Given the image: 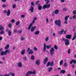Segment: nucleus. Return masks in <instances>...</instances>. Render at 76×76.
Returning <instances> with one entry per match:
<instances>
[{"label": "nucleus", "instance_id": "obj_1", "mask_svg": "<svg viewBox=\"0 0 76 76\" xmlns=\"http://www.w3.org/2000/svg\"><path fill=\"white\" fill-rule=\"evenodd\" d=\"M44 49H43V51L44 52H45V50H46V47H47V48L49 49V48H50L51 47V45H50L49 46L48 45H46L45 43H44Z\"/></svg>", "mask_w": 76, "mask_h": 76}, {"label": "nucleus", "instance_id": "obj_2", "mask_svg": "<svg viewBox=\"0 0 76 76\" xmlns=\"http://www.w3.org/2000/svg\"><path fill=\"white\" fill-rule=\"evenodd\" d=\"M31 7L30 9L29 10L31 11V13H33L34 12V2H32L31 3Z\"/></svg>", "mask_w": 76, "mask_h": 76}, {"label": "nucleus", "instance_id": "obj_3", "mask_svg": "<svg viewBox=\"0 0 76 76\" xmlns=\"http://www.w3.org/2000/svg\"><path fill=\"white\" fill-rule=\"evenodd\" d=\"M55 23L58 26H61V20H56L55 21Z\"/></svg>", "mask_w": 76, "mask_h": 76}, {"label": "nucleus", "instance_id": "obj_4", "mask_svg": "<svg viewBox=\"0 0 76 76\" xmlns=\"http://www.w3.org/2000/svg\"><path fill=\"white\" fill-rule=\"evenodd\" d=\"M32 74H35V71H34L33 72L31 71H28L26 75V76H30Z\"/></svg>", "mask_w": 76, "mask_h": 76}, {"label": "nucleus", "instance_id": "obj_5", "mask_svg": "<svg viewBox=\"0 0 76 76\" xmlns=\"http://www.w3.org/2000/svg\"><path fill=\"white\" fill-rule=\"evenodd\" d=\"M50 7V4H45L43 6L42 9H48Z\"/></svg>", "mask_w": 76, "mask_h": 76}, {"label": "nucleus", "instance_id": "obj_6", "mask_svg": "<svg viewBox=\"0 0 76 76\" xmlns=\"http://www.w3.org/2000/svg\"><path fill=\"white\" fill-rule=\"evenodd\" d=\"M4 13L5 14L7 13V16H9L10 14V10H8L7 11L6 10H4Z\"/></svg>", "mask_w": 76, "mask_h": 76}, {"label": "nucleus", "instance_id": "obj_7", "mask_svg": "<svg viewBox=\"0 0 76 76\" xmlns=\"http://www.w3.org/2000/svg\"><path fill=\"white\" fill-rule=\"evenodd\" d=\"M54 53V49L53 48H51L50 51V53L51 56H53Z\"/></svg>", "mask_w": 76, "mask_h": 76}, {"label": "nucleus", "instance_id": "obj_8", "mask_svg": "<svg viewBox=\"0 0 76 76\" xmlns=\"http://www.w3.org/2000/svg\"><path fill=\"white\" fill-rule=\"evenodd\" d=\"M34 23H35V21L34 20H33L32 21V23H30L28 26V30H29V29H31V27H32V26L33 25V24Z\"/></svg>", "mask_w": 76, "mask_h": 76}, {"label": "nucleus", "instance_id": "obj_9", "mask_svg": "<svg viewBox=\"0 0 76 76\" xmlns=\"http://www.w3.org/2000/svg\"><path fill=\"white\" fill-rule=\"evenodd\" d=\"M65 43V45H69V40L67 39H66L64 40Z\"/></svg>", "mask_w": 76, "mask_h": 76}, {"label": "nucleus", "instance_id": "obj_10", "mask_svg": "<svg viewBox=\"0 0 76 76\" xmlns=\"http://www.w3.org/2000/svg\"><path fill=\"white\" fill-rule=\"evenodd\" d=\"M36 28H37V26H35L34 27H32L31 28V32H34V31H35V29H36Z\"/></svg>", "mask_w": 76, "mask_h": 76}, {"label": "nucleus", "instance_id": "obj_11", "mask_svg": "<svg viewBox=\"0 0 76 76\" xmlns=\"http://www.w3.org/2000/svg\"><path fill=\"white\" fill-rule=\"evenodd\" d=\"M48 58L46 57L45 58V59H44V64H46V63L47 62V61H48Z\"/></svg>", "mask_w": 76, "mask_h": 76}, {"label": "nucleus", "instance_id": "obj_12", "mask_svg": "<svg viewBox=\"0 0 76 76\" xmlns=\"http://www.w3.org/2000/svg\"><path fill=\"white\" fill-rule=\"evenodd\" d=\"M66 38L67 39H70L71 38H72V35H67L66 36Z\"/></svg>", "mask_w": 76, "mask_h": 76}, {"label": "nucleus", "instance_id": "obj_13", "mask_svg": "<svg viewBox=\"0 0 76 76\" xmlns=\"http://www.w3.org/2000/svg\"><path fill=\"white\" fill-rule=\"evenodd\" d=\"M35 63L38 66L40 64V61L39 60H37L36 61Z\"/></svg>", "mask_w": 76, "mask_h": 76}, {"label": "nucleus", "instance_id": "obj_14", "mask_svg": "<svg viewBox=\"0 0 76 76\" xmlns=\"http://www.w3.org/2000/svg\"><path fill=\"white\" fill-rule=\"evenodd\" d=\"M4 27H3L2 25H0V31H4Z\"/></svg>", "mask_w": 76, "mask_h": 76}, {"label": "nucleus", "instance_id": "obj_15", "mask_svg": "<svg viewBox=\"0 0 76 76\" xmlns=\"http://www.w3.org/2000/svg\"><path fill=\"white\" fill-rule=\"evenodd\" d=\"M73 37L72 38V41H73L75 39V38H76V33H75L73 35Z\"/></svg>", "mask_w": 76, "mask_h": 76}, {"label": "nucleus", "instance_id": "obj_16", "mask_svg": "<svg viewBox=\"0 0 76 76\" xmlns=\"http://www.w3.org/2000/svg\"><path fill=\"white\" fill-rule=\"evenodd\" d=\"M34 53L33 50H30L29 52L28 53V54H32Z\"/></svg>", "mask_w": 76, "mask_h": 76}, {"label": "nucleus", "instance_id": "obj_17", "mask_svg": "<svg viewBox=\"0 0 76 76\" xmlns=\"http://www.w3.org/2000/svg\"><path fill=\"white\" fill-rule=\"evenodd\" d=\"M18 66L19 67H21L22 66V64L21 62H19L18 64Z\"/></svg>", "mask_w": 76, "mask_h": 76}, {"label": "nucleus", "instance_id": "obj_18", "mask_svg": "<svg viewBox=\"0 0 76 76\" xmlns=\"http://www.w3.org/2000/svg\"><path fill=\"white\" fill-rule=\"evenodd\" d=\"M52 69H53V68L52 67L48 68V72H51V71Z\"/></svg>", "mask_w": 76, "mask_h": 76}, {"label": "nucleus", "instance_id": "obj_19", "mask_svg": "<svg viewBox=\"0 0 76 76\" xmlns=\"http://www.w3.org/2000/svg\"><path fill=\"white\" fill-rule=\"evenodd\" d=\"M5 51V53H6V54H7V53L8 54H10V51L9 50H7Z\"/></svg>", "mask_w": 76, "mask_h": 76}, {"label": "nucleus", "instance_id": "obj_20", "mask_svg": "<svg viewBox=\"0 0 76 76\" xmlns=\"http://www.w3.org/2000/svg\"><path fill=\"white\" fill-rule=\"evenodd\" d=\"M4 55H6V53L5 51L4 52L2 51L1 53V56H3Z\"/></svg>", "mask_w": 76, "mask_h": 76}, {"label": "nucleus", "instance_id": "obj_21", "mask_svg": "<svg viewBox=\"0 0 76 76\" xmlns=\"http://www.w3.org/2000/svg\"><path fill=\"white\" fill-rule=\"evenodd\" d=\"M68 66V64L67 63L65 62L64 63V67H66Z\"/></svg>", "mask_w": 76, "mask_h": 76}, {"label": "nucleus", "instance_id": "obj_22", "mask_svg": "<svg viewBox=\"0 0 76 76\" xmlns=\"http://www.w3.org/2000/svg\"><path fill=\"white\" fill-rule=\"evenodd\" d=\"M25 50L23 49V50H22L21 53L22 55H23L24 54H25Z\"/></svg>", "mask_w": 76, "mask_h": 76}, {"label": "nucleus", "instance_id": "obj_23", "mask_svg": "<svg viewBox=\"0 0 76 76\" xmlns=\"http://www.w3.org/2000/svg\"><path fill=\"white\" fill-rule=\"evenodd\" d=\"M39 34V31H37L36 32L34 33V34L35 35H37Z\"/></svg>", "mask_w": 76, "mask_h": 76}, {"label": "nucleus", "instance_id": "obj_24", "mask_svg": "<svg viewBox=\"0 0 76 76\" xmlns=\"http://www.w3.org/2000/svg\"><path fill=\"white\" fill-rule=\"evenodd\" d=\"M65 73H66V71L64 70H62L60 72V73H63L64 74Z\"/></svg>", "mask_w": 76, "mask_h": 76}, {"label": "nucleus", "instance_id": "obj_25", "mask_svg": "<svg viewBox=\"0 0 76 76\" xmlns=\"http://www.w3.org/2000/svg\"><path fill=\"white\" fill-rule=\"evenodd\" d=\"M64 32V30L62 29L61 31H59V33L60 34H63V32Z\"/></svg>", "mask_w": 76, "mask_h": 76}, {"label": "nucleus", "instance_id": "obj_26", "mask_svg": "<svg viewBox=\"0 0 76 76\" xmlns=\"http://www.w3.org/2000/svg\"><path fill=\"white\" fill-rule=\"evenodd\" d=\"M54 66V61H53L51 62L50 64V66Z\"/></svg>", "mask_w": 76, "mask_h": 76}, {"label": "nucleus", "instance_id": "obj_27", "mask_svg": "<svg viewBox=\"0 0 76 76\" xmlns=\"http://www.w3.org/2000/svg\"><path fill=\"white\" fill-rule=\"evenodd\" d=\"M8 35L9 36H10L11 35V34H12V32L10 31V30H9L8 31Z\"/></svg>", "mask_w": 76, "mask_h": 76}, {"label": "nucleus", "instance_id": "obj_28", "mask_svg": "<svg viewBox=\"0 0 76 76\" xmlns=\"http://www.w3.org/2000/svg\"><path fill=\"white\" fill-rule=\"evenodd\" d=\"M58 10H55V14H56V15H57V14H58Z\"/></svg>", "mask_w": 76, "mask_h": 76}, {"label": "nucleus", "instance_id": "obj_29", "mask_svg": "<svg viewBox=\"0 0 76 76\" xmlns=\"http://www.w3.org/2000/svg\"><path fill=\"white\" fill-rule=\"evenodd\" d=\"M9 48V45H7L6 46L5 48V49H7Z\"/></svg>", "mask_w": 76, "mask_h": 76}, {"label": "nucleus", "instance_id": "obj_30", "mask_svg": "<svg viewBox=\"0 0 76 76\" xmlns=\"http://www.w3.org/2000/svg\"><path fill=\"white\" fill-rule=\"evenodd\" d=\"M12 24L11 23H10L8 24V27L10 28H12Z\"/></svg>", "mask_w": 76, "mask_h": 76}, {"label": "nucleus", "instance_id": "obj_31", "mask_svg": "<svg viewBox=\"0 0 76 76\" xmlns=\"http://www.w3.org/2000/svg\"><path fill=\"white\" fill-rule=\"evenodd\" d=\"M68 18H69V16H66L65 17V20H68Z\"/></svg>", "mask_w": 76, "mask_h": 76}, {"label": "nucleus", "instance_id": "obj_32", "mask_svg": "<svg viewBox=\"0 0 76 76\" xmlns=\"http://www.w3.org/2000/svg\"><path fill=\"white\" fill-rule=\"evenodd\" d=\"M63 63V60H61L60 62V65H62Z\"/></svg>", "mask_w": 76, "mask_h": 76}, {"label": "nucleus", "instance_id": "obj_33", "mask_svg": "<svg viewBox=\"0 0 76 76\" xmlns=\"http://www.w3.org/2000/svg\"><path fill=\"white\" fill-rule=\"evenodd\" d=\"M20 39L22 41H23V40H24L25 39V37H23V36H21V37Z\"/></svg>", "mask_w": 76, "mask_h": 76}, {"label": "nucleus", "instance_id": "obj_34", "mask_svg": "<svg viewBox=\"0 0 76 76\" xmlns=\"http://www.w3.org/2000/svg\"><path fill=\"white\" fill-rule=\"evenodd\" d=\"M38 9L39 10H41L42 9V6H39L38 7Z\"/></svg>", "mask_w": 76, "mask_h": 76}, {"label": "nucleus", "instance_id": "obj_35", "mask_svg": "<svg viewBox=\"0 0 76 76\" xmlns=\"http://www.w3.org/2000/svg\"><path fill=\"white\" fill-rule=\"evenodd\" d=\"M48 39H49V37H47L45 39V41L46 42H47L48 41Z\"/></svg>", "mask_w": 76, "mask_h": 76}, {"label": "nucleus", "instance_id": "obj_36", "mask_svg": "<svg viewBox=\"0 0 76 76\" xmlns=\"http://www.w3.org/2000/svg\"><path fill=\"white\" fill-rule=\"evenodd\" d=\"M4 33V31H0V34L1 35V34H3Z\"/></svg>", "mask_w": 76, "mask_h": 76}, {"label": "nucleus", "instance_id": "obj_37", "mask_svg": "<svg viewBox=\"0 0 76 76\" xmlns=\"http://www.w3.org/2000/svg\"><path fill=\"white\" fill-rule=\"evenodd\" d=\"M50 62H48L46 65V66L48 67V66H50Z\"/></svg>", "mask_w": 76, "mask_h": 76}, {"label": "nucleus", "instance_id": "obj_38", "mask_svg": "<svg viewBox=\"0 0 76 76\" xmlns=\"http://www.w3.org/2000/svg\"><path fill=\"white\" fill-rule=\"evenodd\" d=\"M34 56L33 55H32L31 56V60H34Z\"/></svg>", "mask_w": 76, "mask_h": 76}, {"label": "nucleus", "instance_id": "obj_39", "mask_svg": "<svg viewBox=\"0 0 76 76\" xmlns=\"http://www.w3.org/2000/svg\"><path fill=\"white\" fill-rule=\"evenodd\" d=\"M19 23H20V22L18 21L16 23V25H17V26H18V25H19Z\"/></svg>", "mask_w": 76, "mask_h": 76}, {"label": "nucleus", "instance_id": "obj_40", "mask_svg": "<svg viewBox=\"0 0 76 76\" xmlns=\"http://www.w3.org/2000/svg\"><path fill=\"white\" fill-rule=\"evenodd\" d=\"M54 48L56 50H57L58 49V47H57V46L56 45L54 46Z\"/></svg>", "mask_w": 76, "mask_h": 76}, {"label": "nucleus", "instance_id": "obj_41", "mask_svg": "<svg viewBox=\"0 0 76 76\" xmlns=\"http://www.w3.org/2000/svg\"><path fill=\"white\" fill-rule=\"evenodd\" d=\"M73 63L74 64H76V61L75 60H72Z\"/></svg>", "mask_w": 76, "mask_h": 76}, {"label": "nucleus", "instance_id": "obj_42", "mask_svg": "<svg viewBox=\"0 0 76 76\" xmlns=\"http://www.w3.org/2000/svg\"><path fill=\"white\" fill-rule=\"evenodd\" d=\"M68 23L67 20H65L64 22V23H65V24H67Z\"/></svg>", "mask_w": 76, "mask_h": 76}, {"label": "nucleus", "instance_id": "obj_43", "mask_svg": "<svg viewBox=\"0 0 76 76\" xmlns=\"http://www.w3.org/2000/svg\"><path fill=\"white\" fill-rule=\"evenodd\" d=\"M70 49H69L68 50V54H70Z\"/></svg>", "mask_w": 76, "mask_h": 76}, {"label": "nucleus", "instance_id": "obj_44", "mask_svg": "<svg viewBox=\"0 0 76 76\" xmlns=\"http://www.w3.org/2000/svg\"><path fill=\"white\" fill-rule=\"evenodd\" d=\"M15 6H16V5H15V4H14L12 7L13 9H15Z\"/></svg>", "mask_w": 76, "mask_h": 76}, {"label": "nucleus", "instance_id": "obj_45", "mask_svg": "<svg viewBox=\"0 0 76 76\" xmlns=\"http://www.w3.org/2000/svg\"><path fill=\"white\" fill-rule=\"evenodd\" d=\"M46 22L47 23H49V20H48V18L46 19Z\"/></svg>", "mask_w": 76, "mask_h": 76}, {"label": "nucleus", "instance_id": "obj_46", "mask_svg": "<svg viewBox=\"0 0 76 76\" xmlns=\"http://www.w3.org/2000/svg\"><path fill=\"white\" fill-rule=\"evenodd\" d=\"M23 59L24 60H26V57H23Z\"/></svg>", "mask_w": 76, "mask_h": 76}, {"label": "nucleus", "instance_id": "obj_47", "mask_svg": "<svg viewBox=\"0 0 76 76\" xmlns=\"http://www.w3.org/2000/svg\"><path fill=\"white\" fill-rule=\"evenodd\" d=\"M47 1L46 2V4H48V3L50 2V1L48 0H47V1Z\"/></svg>", "mask_w": 76, "mask_h": 76}, {"label": "nucleus", "instance_id": "obj_48", "mask_svg": "<svg viewBox=\"0 0 76 76\" xmlns=\"http://www.w3.org/2000/svg\"><path fill=\"white\" fill-rule=\"evenodd\" d=\"M63 10L64 11H66L67 10V9L66 8H64L63 9Z\"/></svg>", "mask_w": 76, "mask_h": 76}, {"label": "nucleus", "instance_id": "obj_49", "mask_svg": "<svg viewBox=\"0 0 76 76\" xmlns=\"http://www.w3.org/2000/svg\"><path fill=\"white\" fill-rule=\"evenodd\" d=\"M11 22L12 23H14L15 22V20L13 19L11 20Z\"/></svg>", "mask_w": 76, "mask_h": 76}, {"label": "nucleus", "instance_id": "obj_50", "mask_svg": "<svg viewBox=\"0 0 76 76\" xmlns=\"http://www.w3.org/2000/svg\"><path fill=\"white\" fill-rule=\"evenodd\" d=\"M10 73H9L8 74H5L4 75V76H9V75H10Z\"/></svg>", "mask_w": 76, "mask_h": 76}, {"label": "nucleus", "instance_id": "obj_51", "mask_svg": "<svg viewBox=\"0 0 76 76\" xmlns=\"http://www.w3.org/2000/svg\"><path fill=\"white\" fill-rule=\"evenodd\" d=\"M73 14H74V15H76V11H74L73 12Z\"/></svg>", "mask_w": 76, "mask_h": 76}, {"label": "nucleus", "instance_id": "obj_52", "mask_svg": "<svg viewBox=\"0 0 76 76\" xmlns=\"http://www.w3.org/2000/svg\"><path fill=\"white\" fill-rule=\"evenodd\" d=\"M37 19V17H35L34 18L33 20H34V21H35V20H36Z\"/></svg>", "mask_w": 76, "mask_h": 76}, {"label": "nucleus", "instance_id": "obj_53", "mask_svg": "<svg viewBox=\"0 0 76 76\" xmlns=\"http://www.w3.org/2000/svg\"><path fill=\"white\" fill-rule=\"evenodd\" d=\"M34 50H35V51H37V48H36V47H34Z\"/></svg>", "mask_w": 76, "mask_h": 76}, {"label": "nucleus", "instance_id": "obj_54", "mask_svg": "<svg viewBox=\"0 0 76 76\" xmlns=\"http://www.w3.org/2000/svg\"><path fill=\"white\" fill-rule=\"evenodd\" d=\"M18 33H21L22 32V31L21 30H18Z\"/></svg>", "mask_w": 76, "mask_h": 76}, {"label": "nucleus", "instance_id": "obj_55", "mask_svg": "<svg viewBox=\"0 0 76 76\" xmlns=\"http://www.w3.org/2000/svg\"><path fill=\"white\" fill-rule=\"evenodd\" d=\"M13 32H14V33L17 32V30L16 29L14 30L13 31Z\"/></svg>", "mask_w": 76, "mask_h": 76}, {"label": "nucleus", "instance_id": "obj_56", "mask_svg": "<svg viewBox=\"0 0 76 76\" xmlns=\"http://www.w3.org/2000/svg\"><path fill=\"white\" fill-rule=\"evenodd\" d=\"M39 2V1H37L35 3L36 5H37V4H38Z\"/></svg>", "mask_w": 76, "mask_h": 76}, {"label": "nucleus", "instance_id": "obj_57", "mask_svg": "<svg viewBox=\"0 0 76 76\" xmlns=\"http://www.w3.org/2000/svg\"><path fill=\"white\" fill-rule=\"evenodd\" d=\"M73 19H75V18H76V15H74V16L73 17Z\"/></svg>", "mask_w": 76, "mask_h": 76}, {"label": "nucleus", "instance_id": "obj_58", "mask_svg": "<svg viewBox=\"0 0 76 76\" xmlns=\"http://www.w3.org/2000/svg\"><path fill=\"white\" fill-rule=\"evenodd\" d=\"M30 50V48H28V50L27 51V52L28 53L29 51Z\"/></svg>", "mask_w": 76, "mask_h": 76}, {"label": "nucleus", "instance_id": "obj_59", "mask_svg": "<svg viewBox=\"0 0 76 76\" xmlns=\"http://www.w3.org/2000/svg\"><path fill=\"white\" fill-rule=\"evenodd\" d=\"M12 76H15V74L14 73H11Z\"/></svg>", "mask_w": 76, "mask_h": 76}, {"label": "nucleus", "instance_id": "obj_60", "mask_svg": "<svg viewBox=\"0 0 76 76\" xmlns=\"http://www.w3.org/2000/svg\"><path fill=\"white\" fill-rule=\"evenodd\" d=\"M21 18H25V15H21Z\"/></svg>", "mask_w": 76, "mask_h": 76}, {"label": "nucleus", "instance_id": "obj_61", "mask_svg": "<svg viewBox=\"0 0 76 76\" xmlns=\"http://www.w3.org/2000/svg\"><path fill=\"white\" fill-rule=\"evenodd\" d=\"M75 65H72V67L73 68H75Z\"/></svg>", "mask_w": 76, "mask_h": 76}, {"label": "nucleus", "instance_id": "obj_62", "mask_svg": "<svg viewBox=\"0 0 76 76\" xmlns=\"http://www.w3.org/2000/svg\"><path fill=\"white\" fill-rule=\"evenodd\" d=\"M1 0L2 2H6V0Z\"/></svg>", "mask_w": 76, "mask_h": 76}, {"label": "nucleus", "instance_id": "obj_63", "mask_svg": "<svg viewBox=\"0 0 76 76\" xmlns=\"http://www.w3.org/2000/svg\"><path fill=\"white\" fill-rule=\"evenodd\" d=\"M61 0V2H64V1L65 0Z\"/></svg>", "mask_w": 76, "mask_h": 76}, {"label": "nucleus", "instance_id": "obj_64", "mask_svg": "<svg viewBox=\"0 0 76 76\" xmlns=\"http://www.w3.org/2000/svg\"><path fill=\"white\" fill-rule=\"evenodd\" d=\"M2 7H3V8H4V4H3Z\"/></svg>", "mask_w": 76, "mask_h": 76}]
</instances>
